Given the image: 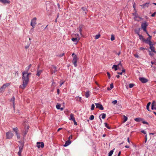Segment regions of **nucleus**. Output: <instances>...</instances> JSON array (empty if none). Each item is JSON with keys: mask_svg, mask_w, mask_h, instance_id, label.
I'll return each instance as SVG.
<instances>
[{"mask_svg": "<svg viewBox=\"0 0 156 156\" xmlns=\"http://www.w3.org/2000/svg\"><path fill=\"white\" fill-rule=\"evenodd\" d=\"M31 66V64H30L26 68V71L22 73V79L23 80V84L20 86V87L24 89L28 84L29 81V76L31 74L30 73H28V71Z\"/></svg>", "mask_w": 156, "mask_h": 156, "instance_id": "nucleus-1", "label": "nucleus"}, {"mask_svg": "<svg viewBox=\"0 0 156 156\" xmlns=\"http://www.w3.org/2000/svg\"><path fill=\"white\" fill-rule=\"evenodd\" d=\"M19 142L20 143V146L19 147V151L18 153V154L19 156H21V154L23 151L24 144L22 142L19 141Z\"/></svg>", "mask_w": 156, "mask_h": 156, "instance_id": "nucleus-2", "label": "nucleus"}, {"mask_svg": "<svg viewBox=\"0 0 156 156\" xmlns=\"http://www.w3.org/2000/svg\"><path fill=\"white\" fill-rule=\"evenodd\" d=\"M10 85L9 83H6L4 84L0 88V92H1L4 91L6 87Z\"/></svg>", "mask_w": 156, "mask_h": 156, "instance_id": "nucleus-3", "label": "nucleus"}, {"mask_svg": "<svg viewBox=\"0 0 156 156\" xmlns=\"http://www.w3.org/2000/svg\"><path fill=\"white\" fill-rule=\"evenodd\" d=\"M77 57L76 55H75L74 57H73V59L72 61V62L73 64L74 65V66L75 67H76L77 66V64L76 63L77 61Z\"/></svg>", "mask_w": 156, "mask_h": 156, "instance_id": "nucleus-4", "label": "nucleus"}, {"mask_svg": "<svg viewBox=\"0 0 156 156\" xmlns=\"http://www.w3.org/2000/svg\"><path fill=\"white\" fill-rule=\"evenodd\" d=\"M36 18L35 17L33 18L31 21L30 25L32 26L33 28H34V26L37 24L36 23Z\"/></svg>", "mask_w": 156, "mask_h": 156, "instance_id": "nucleus-5", "label": "nucleus"}, {"mask_svg": "<svg viewBox=\"0 0 156 156\" xmlns=\"http://www.w3.org/2000/svg\"><path fill=\"white\" fill-rule=\"evenodd\" d=\"M13 136V134L10 132H9L6 133V136L7 139H10Z\"/></svg>", "mask_w": 156, "mask_h": 156, "instance_id": "nucleus-6", "label": "nucleus"}, {"mask_svg": "<svg viewBox=\"0 0 156 156\" xmlns=\"http://www.w3.org/2000/svg\"><path fill=\"white\" fill-rule=\"evenodd\" d=\"M139 79L143 83H145L147 82L148 81V80L144 77H139Z\"/></svg>", "mask_w": 156, "mask_h": 156, "instance_id": "nucleus-7", "label": "nucleus"}, {"mask_svg": "<svg viewBox=\"0 0 156 156\" xmlns=\"http://www.w3.org/2000/svg\"><path fill=\"white\" fill-rule=\"evenodd\" d=\"M95 105L96 108H98L101 110H103L104 109V108L101 104L99 103H95Z\"/></svg>", "mask_w": 156, "mask_h": 156, "instance_id": "nucleus-8", "label": "nucleus"}, {"mask_svg": "<svg viewBox=\"0 0 156 156\" xmlns=\"http://www.w3.org/2000/svg\"><path fill=\"white\" fill-rule=\"evenodd\" d=\"M37 147L38 148H39L40 147L43 148L44 146V144L43 142H37Z\"/></svg>", "mask_w": 156, "mask_h": 156, "instance_id": "nucleus-9", "label": "nucleus"}, {"mask_svg": "<svg viewBox=\"0 0 156 156\" xmlns=\"http://www.w3.org/2000/svg\"><path fill=\"white\" fill-rule=\"evenodd\" d=\"M83 25H80L79 27L77 29L78 30V31L80 33V35L81 37L83 36V35L81 33L82 29L83 28Z\"/></svg>", "mask_w": 156, "mask_h": 156, "instance_id": "nucleus-10", "label": "nucleus"}, {"mask_svg": "<svg viewBox=\"0 0 156 156\" xmlns=\"http://www.w3.org/2000/svg\"><path fill=\"white\" fill-rule=\"evenodd\" d=\"M151 109L152 110L156 109V102L154 101H153L152 103Z\"/></svg>", "mask_w": 156, "mask_h": 156, "instance_id": "nucleus-11", "label": "nucleus"}, {"mask_svg": "<svg viewBox=\"0 0 156 156\" xmlns=\"http://www.w3.org/2000/svg\"><path fill=\"white\" fill-rule=\"evenodd\" d=\"M52 68L51 70V73L52 74L55 73L57 71V68L56 66H52Z\"/></svg>", "mask_w": 156, "mask_h": 156, "instance_id": "nucleus-12", "label": "nucleus"}, {"mask_svg": "<svg viewBox=\"0 0 156 156\" xmlns=\"http://www.w3.org/2000/svg\"><path fill=\"white\" fill-rule=\"evenodd\" d=\"M148 24L146 22H145L144 23H142L141 25L142 29L146 28Z\"/></svg>", "mask_w": 156, "mask_h": 156, "instance_id": "nucleus-13", "label": "nucleus"}, {"mask_svg": "<svg viewBox=\"0 0 156 156\" xmlns=\"http://www.w3.org/2000/svg\"><path fill=\"white\" fill-rule=\"evenodd\" d=\"M150 48L151 50V51H152L153 52H154L155 53H156V51L155 50V48L153 46V45L151 44V45H150Z\"/></svg>", "mask_w": 156, "mask_h": 156, "instance_id": "nucleus-14", "label": "nucleus"}, {"mask_svg": "<svg viewBox=\"0 0 156 156\" xmlns=\"http://www.w3.org/2000/svg\"><path fill=\"white\" fill-rule=\"evenodd\" d=\"M144 42H145L146 44H149V45H151L152 44V42L151 41L148 39H145Z\"/></svg>", "mask_w": 156, "mask_h": 156, "instance_id": "nucleus-15", "label": "nucleus"}, {"mask_svg": "<svg viewBox=\"0 0 156 156\" xmlns=\"http://www.w3.org/2000/svg\"><path fill=\"white\" fill-rule=\"evenodd\" d=\"M150 4L149 3H146L144 4L141 5V6L143 8H144L145 7H147L149 6Z\"/></svg>", "mask_w": 156, "mask_h": 156, "instance_id": "nucleus-16", "label": "nucleus"}, {"mask_svg": "<svg viewBox=\"0 0 156 156\" xmlns=\"http://www.w3.org/2000/svg\"><path fill=\"white\" fill-rule=\"evenodd\" d=\"M42 71L41 70H39L38 69L37 70V73L36 74V75L38 76H40L41 73H42Z\"/></svg>", "mask_w": 156, "mask_h": 156, "instance_id": "nucleus-17", "label": "nucleus"}, {"mask_svg": "<svg viewBox=\"0 0 156 156\" xmlns=\"http://www.w3.org/2000/svg\"><path fill=\"white\" fill-rule=\"evenodd\" d=\"M137 34H138V35L139 37V39L140 40H142L143 41V42H144L145 38H144L143 36L139 34V33H138Z\"/></svg>", "mask_w": 156, "mask_h": 156, "instance_id": "nucleus-18", "label": "nucleus"}, {"mask_svg": "<svg viewBox=\"0 0 156 156\" xmlns=\"http://www.w3.org/2000/svg\"><path fill=\"white\" fill-rule=\"evenodd\" d=\"M71 40L73 42H76L77 43L79 41V38H76L75 37H72L71 39Z\"/></svg>", "mask_w": 156, "mask_h": 156, "instance_id": "nucleus-19", "label": "nucleus"}, {"mask_svg": "<svg viewBox=\"0 0 156 156\" xmlns=\"http://www.w3.org/2000/svg\"><path fill=\"white\" fill-rule=\"evenodd\" d=\"M71 142L69 140H68L66 141L65 144L64 145V146L65 147H66L68 145H69V144H70Z\"/></svg>", "mask_w": 156, "mask_h": 156, "instance_id": "nucleus-20", "label": "nucleus"}, {"mask_svg": "<svg viewBox=\"0 0 156 156\" xmlns=\"http://www.w3.org/2000/svg\"><path fill=\"white\" fill-rule=\"evenodd\" d=\"M1 2L4 4L6 3L9 4L10 3V1L8 0H2Z\"/></svg>", "mask_w": 156, "mask_h": 156, "instance_id": "nucleus-21", "label": "nucleus"}, {"mask_svg": "<svg viewBox=\"0 0 156 156\" xmlns=\"http://www.w3.org/2000/svg\"><path fill=\"white\" fill-rule=\"evenodd\" d=\"M70 120H72L73 121L74 120H75V118L74 117V115L72 113L70 114Z\"/></svg>", "mask_w": 156, "mask_h": 156, "instance_id": "nucleus-22", "label": "nucleus"}, {"mask_svg": "<svg viewBox=\"0 0 156 156\" xmlns=\"http://www.w3.org/2000/svg\"><path fill=\"white\" fill-rule=\"evenodd\" d=\"M90 91H87L86 92L85 96L86 98H88L89 97V96H90Z\"/></svg>", "mask_w": 156, "mask_h": 156, "instance_id": "nucleus-23", "label": "nucleus"}, {"mask_svg": "<svg viewBox=\"0 0 156 156\" xmlns=\"http://www.w3.org/2000/svg\"><path fill=\"white\" fill-rule=\"evenodd\" d=\"M143 119L140 118H136L134 119V120L137 122H139L142 121Z\"/></svg>", "mask_w": 156, "mask_h": 156, "instance_id": "nucleus-24", "label": "nucleus"}, {"mask_svg": "<svg viewBox=\"0 0 156 156\" xmlns=\"http://www.w3.org/2000/svg\"><path fill=\"white\" fill-rule=\"evenodd\" d=\"M84 11V12L86 14L87 12V9L86 7H82L81 8Z\"/></svg>", "mask_w": 156, "mask_h": 156, "instance_id": "nucleus-25", "label": "nucleus"}, {"mask_svg": "<svg viewBox=\"0 0 156 156\" xmlns=\"http://www.w3.org/2000/svg\"><path fill=\"white\" fill-rule=\"evenodd\" d=\"M151 104V103L150 102H148L147 105V109L148 110V111H150V110H149V106Z\"/></svg>", "mask_w": 156, "mask_h": 156, "instance_id": "nucleus-26", "label": "nucleus"}, {"mask_svg": "<svg viewBox=\"0 0 156 156\" xmlns=\"http://www.w3.org/2000/svg\"><path fill=\"white\" fill-rule=\"evenodd\" d=\"M101 115H102L101 118L103 119H105L106 116V114L105 113L101 114Z\"/></svg>", "mask_w": 156, "mask_h": 156, "instance_id": "nucleus-27", "label": "nucleus"}, {"mask_svg": "<svg viewBox=\"0 0 156 156\" xmlns=\"http://www.w3.org/2000/svg\"><path fill=\"white\" fill-rule=\"evenodd\" d=\"M112 69H114L115 71L117 70L118 69L117 66L116 65H114L112 67Z\"/></svg>", "mask_w": 156, "mask_h": 156, "instance_id": "nucleus-28", "label": "nucleus"}, {"mask_svg": "<svg viewBox=\"0 0 156 156\" xmlns=\"http://www.w3.org/2000/svg\"><path fill=\"white\" fill-rule=\"evenodd\" d=\"M127 120V118L125 115H123V122H125Z\"/></svg>", "mask_w": 156, "mask_h": 156, "instance_id": "nucleus-29", "label": "nucleus"}, {"mask_svg": "<svg viewBox=\"0 0 156 156\" xmlns=\"http://www.w3.org/2000/svg\"><path fill=\"white\" fill-rule=\"evenodd\" d=\"M105 126L108 129H111V127L108 126V124L107 123H105Z\"/></svg>", "mask_w": 156, "mask_h": 156, "instance_id": "nucleus-30", "label": "nucleus"}, {"mask_svg": "<svg viewBox=\"0 0 156 156\" xmlns=\"http://www.w3.org/2000/svg\"><path fill=\"white\" fill-rule=\"evenodd\" d=\"M113 153V150L111 151L108 153V156H112Z\"/></svg>", "mask_w": 156, "mask_h": 156, "instance_id": "nucleus-31", "label": "nucleus"}, {"mask_svg": "<svg viewBox=\"0 0 156 156\" xmlns=\"http://www.w3.org/2000/svg\"><path fill=\"white\" fill-rule=\"evenodd\" d=\"M100 34H97L95 35V39H98L100 37Z\"/></svg>", "mask_w": 156, "mask_h": 156, "instance_id": "nucleus-32", "label": "nucleus"}, {"mask_svg": "<svg viewBox=\"0 0 156 156\" xmlns=\"http://www.w3.org/2000/svg\"><path fill=\"white\" fill-rule=\"evenodd\" d=\"M61 105L60 104H58L56 105V108L58 109H59L60 108Z\"/></svg>", "mask_w": 156, "mask_h": 156, "instance_id": "nucleus-33", "label": "nucleus"}, {"mask_svg": "<svg viewBox=\"0 0 156 156\" xmlns=\"http://www.w3.org/2000/svg\"><path fill=\"white\" fill-rule=\"evenodd\" d=\"M137 18H139L140 19H142V18L139 16H138V15L137 14V15H135L134 17V19L135 20H136Z\"/></svg>", "mask_w": 156, "mask_h": 156, "instance_id": "nucleus-34", "label": "nucleus"}, {"mask_svg": "<svg viewBox=\"0 0 156 156\" xmlns=\"http://www.w3.org/2000/svg\"><path fill=\"white\" fill-rule=\"evenodd\" d=\"M13 131H15L16 132V133L17 132L18 129H17V127H16L13 128Z\"/></svg>", "mask_w": 156, "mask_h": 156, "instance_id": "nucleus-35", "label": "nucleus"}, {"mask_svg": "<svg viewBox=\"0 0 156 156\" xmlns=\"http://www.w3.org/2000/svg\"><path fill=\"white\" fill-rule=\"evenodd\" d=\"M111 40L112 41H113L115 40V37L113 35H111Z\"/></svg>", "mask_w": 156, "mask_h": 156, "instance_id": "nucleus-36", "label": "nucleus"}, {"mask_svg": "<svg viewBox=\"0 0 156 156\" xmlns=\"http://www.w3.org/2000/svg\"><path fill=\"white\" fill-rule=\"evenodd\" d=\"M95 107L94 105V104H92L91 105V110H93L94 109Z\"/></svg>", "mask_w": 156, "mask_h": 156, "instance_id": "nucleus-37", "label": "nucleus"}, {"mask_svg": "<svg viewBox=\"0 0 156 156\" xmlns=\"http://www.w3.org/2000/svg\"><path fill=\"white\" fill-rule=\"evenodd\" d=\"M134 84H133V83H130L129 84V87L130 88H132V87H133L134 86Z\"/></svg>", "mask_w": 156, "mask_h": 156, "instance_id": "nucleus-38", "label": "nucleus"}, {"mask_svg": "<svg viewBox=\"0 0 156 156\" xmlns=\"http://www.w3.org/2000/svg\"><path fill=\"white\" fill-rule=\"evenodd\" d=\"M16 135L17 137V138L18 139H19L20 138V135L18 133V132L16 133Z\"/></svg>", "mask_w": 156, "mask_h": 156, "instance_id": "nucleus-39", "label": "nucleus"}, {"mask_svg": "<svg viewBox=\"0 0 156 156\" xmlns=\"http://www.w3.org/2000/svg\"><path fill=\"white\" fill-rule=\"evenodd\" d=\"M117 103V101L116 100H114L112 102V103L114 105L116 104Z\"/></svg>", "mask_w": 156, "mask_h": 156, "instance_id": "nucleus-40", "label": "nucleus"}, {"mask_svg": "<svg viewBox=\"0 0 156 156\" xmlns=\"http://www.w3.org/2000/svg\"><path fill=\"white\" fill-rule=\"evenodd\" d=\"M94 116L93 115H91L90 118V120H92L94 119Z\"/></svg>", "mask_w": 156, "mask_h": 156, "instance_id": "nucleus-41", "label": "nucleus"}, {"mask_svg": "<svg viewBox=\"0 0 156 156\" xmlns=\"http://www.w3.org/2000/svg\"><path fill=\"white\" fill-rule=\"evenodd\" d=\"M107 74L108 75V78L109 79L110 78H111V76H110V73H109V72H107Z\"/></svg>", "mask_w": 156, "mask_h": 156, "instance_id": "nucleus-42", "label": "nucleus"}, {"mask_svg": "<svg viewBox=\"0 0 156 156\" xmlns=\"http://www.w3.org/2000/svg\"><path fill=\"white\" fill-rule=\"evenodd\" d=\"M114 87V85H113V84L112 83H111L110 85V88L112 89V88H113Z\"/></svg>", "mask_w": 156, "mask_h": 156, "instance_id": "nucleus-43", "label": "nucleus"}, {"mask_svg": "<svg viewBox=\"0 0 156 156\" xmlns=\"http://www.w3.org/2000/svg\"><path fill=\"white\" fill-rule=\"evenodd\" d=\"M15 100V98L14 97H12V98L11 99V101H13V103L14 104Z\"/></svg>", "mask_w": 156, "mask_h": 156, "instance_id": "nucleus-44", "label": "nucleus"}, {"mask_svg": "<svg viewBox=\"0 0 156 156\" xmlns=\"http://www.w3.org/2000/svg\"><path fill=\"white\" fill-rule=\"evenodd\" d=\"M145 49H146V48H144L143 47H140V50H144Z\"/></svg>", "mask_w": 156, "mask_h": 156, "instance_id": "nucleus-45", "label": "nucleus"}, {"mask_svg": "<svg viewBox=\"0 0 156 156\" xmlns=\"http://www.w3.org/2000/svg\"><path fill=\"white\" fill-rule=\"evenodd\" d=\"M52 86L55 87L56 86L55 83V82H53L52 83Z\"/></svg>", "mask_w": 156, "mask_h": 156, "instance_id": "nucleus-46", "label": "nucleus"}, {"mask_svg": "<svg viewBox=\"0 0 156 156\" xmlns=\"http://www.w3.org/2000/svg\"><path fill=\"white\" fill-rule=\"evenodd\" d=\"M77 100H79V101H80L81 99V97H77Z\"/></svg>", "mask_w": 156, "mask_h": 156, "instance_id": "nucleus-47", "label": "nucleus"}, {"mask_svg": "<svg viewBox=\"0 0 156 156\" xmlns=\"http://www.w3.org/2000/svg\"><path fill=\"white\" fill-rule=\"evenodd\" d=\"M148 36H149V37L147 39L151 41V38L152 37V36L149 35Z\"/></svg>", "mask_w": 156, "mask_h": 156, "instance_id": "nucleus-48", "label": "nucleus"}, {"mask_svg": "<svg viewBox=\"0 0 156 156\" xmlns=\"http://www.w3.org/2000/svg\"><path fill=\"white\" fill-rule=\"evenodd\" d=\"M150 53H149V55L151 56H153L154 55V54L152 53H151V51H149Z\"/></svg>", "mask_w": 156, "mask_h": 156, "instance_id": "nucleus-49", "label": "nucleus"}, {"mask_svg": "<svg viewBox=\"0 0 156 156\" xmlns=\"http://www.w3.org/2000/svg\"><path fill=\"white\" fill-rule=\"evenodd\" d=\"M156 14V12H155L153 14H152L151 16L152 17H154L155 16V15Z\"/></svg>", "mask_w": 156, "mask_h": 156, "instance_id": "nucleus-50", "label": "nucleus"}, {"mask_svg": "<svg viewBox=\"0 0 156 156\" xmlns=\"http://www.w3.org/2000/svg\"><path fill=\"white\" fill-rule=\"evenodd\" d=\"M76 38H79V40H80V36H79V34H77V35H76Z\"/></svg>", "mask_w": 156, "mask_h": 156, "instance_id": "nucleus-51", "label": "nucleus"}, {"mask_svg": "<svg viewBox=\"0 0 156 156\" xmlns=\"http://www.w3.org/2000/svg\"><path fill=\"white\" fill-rule=\"evenodd\" d=\"M134 57H135V58H138L139 57V55H138L137 54H135L134 55Z\"/></svg>", "mask_w": 156, "mask_h": 156, "instance_id": "nucleus-52", "label": "nucleus"}, {"mask_svg": "<svg viewBox=\"0 0 156 156\" xmlns=\"http://www.w3.org/2000/svg\"><path fill=\"white\" fill-rule=\"evenodd\" d=\"M147 134L145 136V143H146L147 141Z\"/></svg>", "mask_w": 156, "mask_h": 156, "instance_id": "nucleus-53", "label": "nucleus"}, {"mask_svg": "<svg viewBox=\"0 0 156 156\" xmlns=\"http://www.w3.org/2000/svg\"><path fill=\"white\" fill-rule=\"evenodd\" d=\"M57 93L58 94H59L60 92V90L59 89H58L57 90Z\"/></svg>", "mask_w": 156, "mask_h": 156, "instance_id": "nucleus-54", "label": "nucleus"}, {"mask_svg": "<svg viewBox=\"0 0 156 156\" xmlns=\"http://www.w3.org/2000/svg\"><path fill=\"white\" fill-rule=\"evenodd\" d=\"M73 121L74 122V125H77V122H76L75 120H74Z\"/></svg>", "mask_w": 156, "mask_h": 156, "instance_id": "nucleus-55", "label": "nucleus"}, {"mask_svg": "<svg viewBox=\"0 0 156 156\" xmlns=\"http://www.w3.org/2000/svg\"><path fill=\"white\" fill-rule=\"evenodd\" d=\"M141 132L144 134H146V132L144 131V130H142L141 131Z\"/></svg>", "mask_w": 156, "mask_h": 156, "instance_id": "nucleus-56", "label": "nucleus"}, {"mask_svg": "<svg viewBox=\"0 0 156 156\" xmlns=\"http://www.w3.org/2000/svg\"><path fill=\"white\" fill-rule=\"evenodd\" d=\"M146 28H143V29H142L144 31H145V32H147V31L146 30Z\"/></svg>", "mask_w": 156, "mask_h": 156, "instance_id": "nucleus-57", "label": "nucleus"}, {"mask_svg": "<svg viewBox=\"0 0 156 156\" xmlns=\"http://www.w3.org/2000/svg\"><path fill=\"white\" fill-rule=\"evenodd\" d=\"M72 135H70V136H69V140H70L71 139H72Z\"/></svg>", "mask_w": 156, "mask_h": 156, "instance_id": "nucleus-58", "label": "nucleus"}, {"mask_svg": "<svg viewBox=\"0 0 156 156\" xmlns=\"http://www.w3.org/2000/svg\"><path fill=\"white\" fill-rule=\"evenodd\" d=\"M117 74H119V75H122V72H118L117 73Z\"/></svg>", "mask_w": 156, "mask_h": 156, "instance_id": "nucleus-59", "label": "nucleus"}, {"mask_svg": "<svg viewBox=\"0 0 156 156\" xmlns=\"http://www.w3.org/2000/svg\"><path fill=\"white\" fill-rule=\"evenodd\" d=\"M62 128H59L58 129V130H57V131L58 132L60 130H61L62 129Z\"/></svg>", "mask_w": 156, "mask_h": 156, "instance_id": "nucleus-60", "label": "nucleus"}, {"mask_svg": "<svg viewBox=\"0 0 156 156\" xmlns=\"http://www.w3.org/2000/svg\"><path fill=\"white\" fill-rule=\"evenodd\" d=\"M29 47V45H27V46H25V48H26V49H27Z\"/></svg>", "mask_w": 156, "mask_h": 156, "instance_id": "nucleus-61", "label": "nucleus"}, {"mask_svg": "<svg viewBox=\"0 0 156 156\" xmlns=\"http://www.w3.org/2000/svg\"><path fill=\"white\" fill-rule=\"evenodd\" d=\"M64 83V82H63L62 83H60V87Z\"/></svg>", "mask_w": 156, "mask_h": 156, "instance_id": "nucleus-62", "label": "nucleus"}, {"mask_svg": "<svg viewBox=\"0 0 156 156\" xmlns=\"http://www.w3.org/2000/svg\"><path fill=\"white\" fill-rule=\"evenodd\" d=\"M143 123L144 124H147V122H146L143 121Z\"/></svg>", "mask_w": 156, "mask_h": 156, "instance_id": "nucleus-63", "label": "nucleus"}, {"mask_svg": "<svg viewBox=\"0 0 156 156\" xmlns=\"http://www.w3.org/2000/svg\"><path fill=\"white\" fill-rule=\"evenodd\" d=\"M121 151H119V153H118V156H120V154H121Z\"/></svg>", "mask_w": 156, "mask_h": 156, "instance_id": "nucleus-64", "label": "nucleus"}]
</instances>
